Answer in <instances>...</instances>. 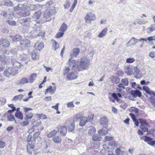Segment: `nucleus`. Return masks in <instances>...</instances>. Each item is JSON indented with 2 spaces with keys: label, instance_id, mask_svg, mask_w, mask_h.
I'll list each match as a JSON object with an SVG mask.
<instances>
[{
  "label": "nucleus",
  "instance_id": "obj_15",
  "mask_svg": "<svg viewBox=\"0 0 155 155\" xmlns=\"http://www.w3.org/2000/svg\"><path fill=\"white\" fill-rule=\"evenodd\" d=\"M124 72L127 75H131L132 74V69L129 65H127L125 67Z\"/></svg>",
  "mask_w": 155,
  "mask_h": 155
},
{
  "label": "nucleus",
  "instance_id": "obj_62",
  "mask_svg": "<svg viewBox=\"0 0 155 155\" xmlns=\"http://www.w3.org/2000/svg\"><path fill=\"white\" fill-rule=\"evenodd\" d=\"M23 110L24 112L25 113H28V112L29 111L32 110H33V109L31 108H27L26 107H23Z\"/></svg>",
  "mask_w": 155,
  "mask_h": 155
},
{
  "label": "nucleus",
  "instance_id": "obj_56",
  "mask_svg": "<svg viewBox=\"0 0 155 155\" xmlns=\"http://www.w3.org/2000/svg\"><path fill=\"white\" fill-rule=\"evenodd\" d=\"M70 70V68L68 67H65L64 69L63 74L64 75H66Z\"/></svg>",
  "mask_w": 155,
  "mask_h": 155
},
{
  "label": "nucleus",
  "instance_id": "obj_34",
  "mask_svg": "<svg viewBox=\"0 0 155 155\" xmlns=\"http://www.w3.org/2000/svg\"><path fill=\"white\" fill-rule=\"evenodd\" d=\"M23 96V95L22 94L15 96L13 98L12 100L14 101H20L22 99Z\"/></svg>",
  "mask_w": 155,
  "mask_h": 155
},
{
  "label": "nucleus",
  "instance_id": "obj_47",
  "mask_svg": "<svg viewBox=\"0 0 155 155\" xmlns=\"http://www.w3.org/2000/svg\"><path fill=\"white\" fill-rule=\"evenodd\" d=\"M4 5L7 6H12L13 5L12 2L9 0L6 1L4 2Z\"/></svg>",
  "mask_w": 155,
  "mask_h": 155
},
{
  "label": "nucleus",
  "instance_id": "obj_37",
  "mask_svg": "<svg viewBox=\"0 0 155 155\" xmlns=\"http://www.w3.org/2000/svg\"><path fill=\"white\" fill-rule=\"evenodd\" d=\"M15 116L21 120H22L23 119V115L21 112H16L15 113Z\"/></svg>",
  "mask_w": 155,
  "mask_h": 155
},
{
  "label": "nucleus",
  "instance_id": "obj_29",
  "mask_svg": "<svg viewBox=\"0 0 155 155\" xmlns=\"http://www.w3.org/2000/svg\"><path fill=\"white\" fill-rule=\"evenodd\" d=\"M98 132L100 135H103L106 134L108 133V130L107 128L104 127L99 130Z\"/></svg>",
  "mask_w": 155,
  "mask_h": 155
},
{
  "label": "nucleus",
  "instance_id": "obj_60",
  "mask_svg": "<svg viewBox=\"0 0 155 155\" xmlns=\"http://www.w3.org/2000/svg\"><path fill=\"white\" fill-rule=\"evenodd\" d=\"M22 13L23 14V16H28L30 15V12L27 10H26L25 11H24Z\"/></svg>",
  "mask_w": 155,
  "mask_h": 155
},
{
  "label": "nucleus",
  "instance_id": "obj_12",
  "mask_svg": "<svg viewBox=\"0 0 155 155\" xmlns=\"http://www.w3.org/2000/svg\"><path fill=\"white\" fill-rule=\"evenodd\" d=\"M29 82L28 79L23 78L18 81L16 83L18 85H23L28 83Z\"/></svg>",
  "mask_w": 155,
  "mask_h": 155
},
{
  "label": "nucleus",
  "instance_id": "obj_41",
  "mask_svg": "<svg viewBox=\"0 0 155 155\" xmlns=\"http://www.w3.org/2000/svg\"><path fill=\"white\" fill-rule=\"evenodd\" d=\"M67 26L64 23H63L60 28V31L62 32H64L67 30Z\"/></svg>",
  "mask_w": 155,
  "mask_h": 155
},
{
  "label": "nucleus",
  "instance_id": "obj_63",
  "mask_svg": "<svg viewBox=\"0 0 155 155\" xmlns=\"http://www.w3.org/2000/svg\"><path fill=\"white\" fill-rule=\"evenodd\" d=\"M147 40L150 41L152 40L155 41V35H153V36H151L148 37Z\"/></svg>",
  "mask_w": 155,
  "mask_h": 155
},
{
  "label": "nucleus",
  "instance_id": "obj_35",
  "mask_svg": "<svg viewBox=\"0 0 155 155\" xmlns=\"http://www.w3.org/2000/svg\"><path fill=\"white\" fill-rule=\"evenodd\" d=\"M83 114L82 113H79L76 114L74 117V121L78 120L79 119H80L83 116Z\"/></svg>",
  "mask_w": 155,
  "mask_h": 155
},
{
  "label": "nucleus",
  "instance_id": "obj_40",
  "mask_svg": "<svg viewBox=\"0 0 155 155\" xmlns=\"http://www.w3.org/2000/svg\"><path fill=\"white\" fill-rule=\"evenodd\" d=\"M31 57L33 60H37L39 58V55L38 54H36L35 51H33L31 52Z\"/></svg>",
  "mask_w": 155,
  "mask_h": 155
},
{
  "label": "nucleus",
  "instance_id": "obj_11",
  "mask_svg": "<svg viewBox=\"0 0 155 155\" xmlns=\"http://www.w3.org/2000/svg\"><path fill=\"white\" fill-rule=\"evenodd\" d=\"M130 94L134 98H136L137 97H140L141 95V92L138 90H132L130 92Z\"/></svg>",
  "mask_w": 155,
  "mask_h": 155
},
{
  "label": "nucleus",
  "instance_id": "obj_25",
  "mask_svg": "<svg viewBox=\"0 0 155 155\" xmlns=\"http://www.w3.org/2000/svg\"><path fill=\"white\" fill-rule=\"evenodd\" d=\"M12 63L13 66V68H19L22 66V64L16 60L12 61Z\"/></svg>",
  "mask_w": 155,
  "mask_h": 155
},
{
  "label": "nucleus",
  "instance_id": "obj_48",
  "mask_svg": "<svg viewBox=\"0 0 155 155\" xmlns=\"http://www.w3.org/2000/svg\"><path fill=\"white\" fill-rule=\"evenodd\" d=\"M67 107L69 108H72L74 107L73 101L68 102L67 104Z\"/></svg>",
  "mask_w": 155,
  "mask_h": 155
},
{
  "label": "nucleus",
  "instance_id": "obj_6",
  "mask_svg": "<svg viewBox=\"0 0 155 155\" xmlns=\"http://www.w3.org/2000/svg\"><path fill=\"white\" fill-rule=\"evenodd\" d=\"M67 124H68L67 126V128L69 131L73 132L74 130L75 124L74 121H67L66 122Z\"/></svg>",
  "mask_w": 155,
  "mask_h": 155
},
{
  "label": "nucleus",
  "instance_id": "obj_44",
  "mask_svg": "<svg viewBox=\"0 0 155 155\" xmlns=\"http://www.w3.org/2000/svg\"><path fill=\"white\" fill-rule=\"evenodd\" d=\"M121 82L125 86H127L128 85V79L127 78H123L121 79Z\"/></svg>",
  "mask_w": 155,
  "mask_h": 155
},
{
  "label": "nucleus",
  "instance_id": "obj_3",
  "mask_svg": "<svg viewBox=\"0 0 155 155\" xmlns=\"http://www.w3.org/2000/svg\"><path fill=\"white\" fill-rule=\"evenodd\" d=\"M18 73L17 71L12 67H8L4 71V74L6 77H9L10 75L14 76Z\"/></svg>",
  "mask_w": 155,
  "mask_h": 155
},
{
  "label": "nucleus",
  "instance_id": "obj_45",
  "mask_svg": "<svg viewBox=\"0 0 155 155\" xmlns=\"http://www.w3.org/2000/svg\"><path fill=\"white\" fill-rule=\"evenodd\" d=\"M78 1L77 0H74V2L71 6V8H70L69 10V11L71 12L73 11L74 8H75L76 5Z\"/></svg>",
  "mask_w": 155,
  "mask_h": 155
},
{
  "label": "nucleus",
  "instance_id": "obj_58",
  "mask_svg": "<svg viewBox=\"0 0 155 155\" xmlns=\"http://www.w3.org/2000/svg\"><path fill=\"white\" fill-rule=\"evenodd\" d=\"M64 34V33L62 32H59L57 33L55 36V37L57 38H59L62 37Z\"/></svg>",
  "mask_w": 155,
  "mask_h": 155
},
{
  "label": "nucleus",
  "instance_id": "obj_4",
  "mask_svg": "<svg viewBox=\"0 0 155 155\" xmlns=\"http://www.w3.org/2000/svg\"><path fill=\"white\" fill-rule=\"evenodd\" d=\"M95 18V15L91 12L87 13L84 17V19L86 22L94 21Z\"/></svg>",
  "mask_w": 155,
  "mask_h": 155
},
{
  "label": "nucleus",
  "instance_id": "obj_38",
  "mask_svg": "<svg viewBox=\"0 0 155 155\" xmlns=\"http://www.w3.org/2000/svg\"><path fill=\"white\" fill-rule=\"evenodd\" d=\"M41 13L40 11H38L35 13L33 16V18L34 19H38L40 17Z\"/></svg>",
  "mask_w": 155,
  "mask_h": 155
},
{
  "label": "nucleus",
  "instance_id": "obj_26",
  "mask_svg": "<svg viewBox=\"0 0 155 155\" xmlns=\"http://www.w3.org/2000/svg\"><path fill=\"white\" fill-rule=\"evenodd\" d=\"M143 88L147 93L150 95H155V91H152L150 90L149 88L147 87L144 86L143 87Z\"/></svg>",
  "mask_w": 155,
  "mask_h": 155
},
{
  "label": "nucleus",
  "instance_id": "obj_53",
  "mask_svg": "<svg viewBox=\"0 0 155 155\" xmlns=\"http://www.w3.org/2000/svg\"><path fill=\"white\" fill-rule=\"evenodd\" d=\"M8 120L10 121H14L15 123H16V121L13 115H10L9 116H8Z\"/></svg>",
  "mask_w": 155,
  "mask_h": 155
},
{
  "label": "nucleus",
  "instance_id": "obj_9",
  "mask_svg": "<svg viewBox=\"0 0 155 155\" xmlns=\"http://www.w3.org/2000/svg\"><path fill=\"white\" fill-rule=\"evenodd\" d=\"M138 41V39L134 37H132L126 44L127 47L129 46L134 45Z\"/></svg>",
  "mask_w": 155,
  "mask_h": 155
},
{
  "label": "nucleus",
  "instance_id": "obj_24",
  "mask_svg": "<svg viewBox=\"0 0 155 155\" xmlns=\"http://www.w3.org/2000/svg\"><path fill=\"white\" fill-rule=\"evenodd\" d=\"M108 29L107 28H105L103 29L98 34V37L100 38H102L105 36L107 32V31Z\"/></svg>",
  "mask_w": 155,
  "mask_h": 155
},
{
  "label": "nucleus",
  "instance_id": "obj_42",
  "mask_svg": "<svg viewBox=\"0 0 155 155\" xmlns=\"http://www.w3.org/2000/svg\"><path fill=\"white\" fill-rule=\"evenodd\" d=\"M68 63L69 66L74 68L75 67V64L74 60H72L71 58H70L68 60Z\"/></svg>",
  "mask_w": 155,
  "mask_h": 155
},
{
  "label": "nucleus",
  "instance_id": "obj_1",
  "mask_svg": "<svg viewBox=\"0 0 155 155\" xmlns=\"http://www.w3.org/2000/svg\"><path fill=\"white\" fill-rule=\"evenodd\" d=\"M90 64V61L86 58L83 57L81 58L79 64L77 66L79 71L88 69Z\"/></svg>",
  "mask_w": 155,
  "mask_h": 155
},
{
  "label": "nucleus",
  "instance_id": "obj_36",
  "mask_svg": "<svg viewBox=\"0 0 155 155\" xmlns=\"http://www.w3.org/2000/svg\"><path fill=\"white\" fill-rule=\"evenodd\" d=\"M107 124V120L106 117H103L101 118L100 124L103 125H106Z\"/></svg>",
  "mask_w": 155,
  "mask_h": 155
},
{
  "label": "nucleus",
  "instance_id": "obj_19",
  "mask_svg": "<svg viewBox=\"0 0 155 155\" xmlns=\"http://www.w3.org/2000/svg\"><path fill=\"white\" fill-rule=\"evenodd\" d=\"M59 130H60V132L61 136H65L67 132V129L66 126H63L60 127Z\"/></svg>",
  "mask_w": 155,
  "mask_h": 155
},
{
  "label": "nucleus",
  "instance_id": "obj_52",
  "mask_svg": "<svg viewBox=\"0 0 155 155\" xmlns=\"http://www.w3.org/2000/svg\"><path fill=\"white\" fill-rule=\"evenodd\" d=\"M139 122L141 124V125H145L146 126L147 125V124L146 122V121L145 120L142 119H139Z\"/></svg>",
  "mask_w": 155,
  "mask_h": 155
},
{
  "label": "nucleus",
  "instance_id": "obj_5",
  "mask_svg": "<svg viewBox=\"0 0 155 155\" xmlns=\"http://www.w3.org/2000/svg\"><path fill=\"white\" fill-rule=\"evenodd\" d=\"M145 142L151 146H153L155 144V141L153 140L152 138H150L148 137L144 136L142 137V139Z\"/></svg>",
  "mask_w": 155,
  "mask_h": 155
},
{
  "label": "nucleus",
  "instance_id": "obj_43",
  "mask_svg": "<svg viewBox=\"0 0 155 155\" xmlns=\"http://www.w3.org/2000/svg\"><path fill=\"white\" fill-rule=\"evenodd\" d=\"M25 117L24 119H31L33 117V114L32 113H26L25 114Z\"/></svg>",
  "mask_w": 155,
  "mask_h": 155
},
{
  "label": "nucleus",
  "instance_id": "obj_22",
  "mask_svg": "<svg viewBox=\"0 0 155 155\" xmlns=\"http://www.w3.org/2000/svg\"><path fill=\"white\" fill-rule=\"evenodd\" d=\"M67 77L68 79L73 80L76 79L77 75L72 72H70L67 74Z\"/></svg>",
  "mask_w": 155,
  "mask_h": 155
},
{
  "label": "nucleus",
  "instance_id": "obj_10",
  "mask_svg": "<svg viewBox=\"0 0 155 155\" xmlns=\"http://www.w3.org/2000/svg\"><path fill=\"white\" fill-rule=\"evenodd\" d=\"M21 23L24 26H28L31 22V19L29 18H23L21 19Z\"/></svg>",
  "mask_w": 155,
  "mask_h": 155
},
{
  "label": "nucleus",
  "instance_id": "obj_17",
  "mask_svg": "<svg viewBox=\"0 0 155 155\" xmlns=\"http://www.w3.org/2000/svg\"><path fill=\"white\" fill-rule=\"evenodd\" d=\"M20 44L23 47H29L30 45L29 41L27 39H23L20 41Z\"/></svg>",
  "mask_w": 155,
  "mask_h": 155
},
{
  "label": "nucleus",
  "instance_id": "obj_61",
  "mask_svg": "<svg viewBox=\"0 0 155 155\" xmlns=\"http://www.w3.org/2000/svg\"><path fill=\"white\" fill-rule=\"evenodd\" d=\"M104 139L106 141H109L112 140L113 139V138L112 137L106 136L104 137Z\"/></svg>",
  "mask_w": 155,
  "mask_h": 155
},
{
  "label": "nucleus",
  "instance_id": "obj_32",
  "mask_svg": "<svg viewBox=\"0 0 155 155\" xmlns=\"http://www.w3.org/2000/svg\"><path fill=\"white\" fill-rule=\"evenodd\" d=\"M96 131V129L92 126H90L89 127L88 133L89 134L92 135L94 134Z\"/></svg>",
  "mask_w": 155,
  "mask_h": 155
},
{
  "label": "nucleus",
  "instance_id": "obj_23",
  "mask_svg": "<svg viewBox=\"0 0 155 155\" xmlns=\"http://www.w3.org/2000/svg\"><path fill=\"white\" fill-rule=\"evenodd\" d=\"M110 79L113 83L115 84L118 83L120 81V79L118 78L113 76L110 77Z\"/></svg>",
  "mask_w": 155,
  "mask_h": 155
},
{
  "label": "nucleus",
  "instance_id": "obj_54",
  "mask_svg": "<svg viewBox=\"0 0 155 155\" xmlns=\"http://www.w3.org/2000/svg\"><path fill=\"white\" fill-rule=\"evenodd\" d=\"M51 15L49 12L46 11H45L44 13V17L46 18H48L50 17Z\"/></svg>",
  "mask_w": 155,
  "mask_h": 155
},
{
  "label": "nucleus",
  "instance_id": "obj_16",
  "mask_svg": "<svg viewBox=\"0 0 155 155\" xmlns=\"http://www.w3.org/2000/svg\"><path fill=\"white\" fill-rule=\"evenodd\" d=\"M55 90L56 88L55 87H54L53 88H52V86L50 85L46 90L45 92V94H46L48 92H49L50 94H53L55 92Z\"/></svg>",
  "mask_w": 155,
  "mask_h": 155
},
{
  "label": "nucleus",
  "instance_id": "obj_30",
  "mask_svg": "<svg viewBox=\"0 0 155 155\" xmlns=\"http://www.w3.org/2000/svg\"><path fill=\"white\" fill-rule=\"evenodd\" d=\"M58 131L56 130H54L51 131L48 135V137L49 138H51L54 137L57 133Z\"/></svg>",
  "mask_w": 155,
  "mask_h": 155
},
{
  "label": "nucleus",
  "instance_id": "obj_31",
  "mask_svg": "<svg viewBox=\"0 0 155 155\" xmlns=\"http://www.w3.org/2000/svg\"><path fill=\"white\" fill-rule=\"evenodd\" d=\"M92 139L94 141H101V138L99 135L96 134L93 135Z\"/></svg>",
  "mask_w": 155,
  "mask_h": 155
},
{
  "label": "nucleus",
  "instance_id": "obj_20",
  "mask_svg": "<svg viewBox=\"0 0 155 155\" xmlns=\"http://www.w3.org/2000/svg\"><path fill=\"white\" fill-rule=\"evenodd\" d=\"M10 38L12 41L14 42H17L21 39L22 37L19 35H16L15 36L11 35Z\"/></svg>",
  "mask_w": 155,
  "mask_h": 155
},
{
  "label": "nucleus",
  "instance_id": "obj_46",
  "mask_svg": "<svg viewBox=\"0 0 155 155\" xmlns=\"http://www.w3.org/2000/svg\"><path fill=\"white\" fill-rule=\"evenodd\" d=\"M25 121H22L20 123V125L22 126H25L29 124V122L28 119H25Z\"/></svg>",
  "mask_w": 155,
  "mask_h": 155
},
{
  "label": "nucleus",
  "instance_id": "obj_49",
  "mask_svg": "<svg viewBox=\"0 0 155 155\" xmlns=\"http://www.w3.org/2000/svg\"><path fill=\"white\" fill-rule=\"evenodd\" d=\"M147 29L149 30L150 32H151L155 30V24L151 25Z\"/></svg>",
  "mask_w": 155,
  "mask_h": 155
},
{
  "label": "nucleus",
  "instance_id": "obj_21",
  "mask_svg": "<svg viewBox=\"0 0 155 155\" xmlns=\"http://www.w3.org/2000/svg\"><path fill=\"white\" fill-rule=\"evenodd\" d=\"M148 22V21H143L142 20H140L138 18H137L135 21L133 22V24L134 25H136L137 24L142 25L143 24H145L147 23Z\"/></svg>",
  "mask_w": 155,
  "mask_h": 155
},
{
  "label": "nucleus",
  "instance_id": "obj_64",
  "mask_svg": "<svg viewBox=\"0 0 155 155\" xmlns=\"http://www.w3.org/2000/svg\"><path fill=\"white\" fill-rule=\"evenodd\" d=\"M149 56L152 58L155 57V52L152 51L150 53Z\"/></svg>",
  "mask_w": 155,
  "mask_h": 155
},
{
  "label": "nucleus",
  "instance_id": "obj_18",
  "mask_svg": "<svg viewBox=\"0 0 155 155\" xmlns=\"http://www.w3.org/2000/svg\"><path fill=\"white\" fill-rule=\"evenodd\" d=\"M87 118L86 117H82L80 119L79 125L80 126H83L85 125L87 121Z\"/></svg>",
  "mask_w": 155,
  "mask_h": 155
},
{
  "label": "nucleus",
  "instance_id": "obj_59",
  "mask_svg": "<svg viewBox=\"0 0 155 155\" xmlns=\"http://www.w3.org/2000/svg\"><path fill=\"white\" fill-rule=\"evenodd\" d=\"M37 8V6L34 4L31 5L29 6V9L31 10H36Z\"/></svg>",
  "mask_w": 155,
  "mask_h": 155
},
{
  "label": "nucleus",
  "instance_id": "obj_7",
  "mask_svg": "<svg viewBox=\"0 0 155 155\" xmlns=\"http://www.w3.org/2000/svg\"><path fill=\"white\" fill-rule=\"evenodd\" d=\"M44 47V45L43 42L41 41H38L35 43L34 46V48L36 50L40 51Z\"/></svg>",
  "mask_w": 155,
  "mask_h": 155
},
{
  "label": "nucleus",
  "instance_id": "obj_28",
  "mask_svg": "<svg viewBox=\"0 0 155 155\" xmlns=\"http://www.w3.org/2000/svg\"><path fill=\"white\" fill-rule=\"evenodd\" d=\"M52 140L56 143H59L61 141V138L59 136H57L54 137Z\"/></svg>",
  "mask_w": 155,
  "mask_h": 155
},
{
  "label": "nucleus",
  "instance_id": "obj_57",
  "mask_svg": "<svg viewBox=\"0 0 155 155\" xmlns=\"http://www.w3.org/2000/svg\"><path fill=\"white\" fill-rule=\"evenodd\" d=\"M151 104L155 106V98L153 97H150L149 99Z\"/></svg>",
  "mask_w": 155,
  "mask_h": 155
},
{
  "label": "nucleus",
  "instance_id": "obj_50",
  "mask_svg": "<svg viewBox=\"0 0 155 155\" xmlns=\"http://www.w3.org/2000/svg\"><path fill=\"white\" fill-rule=\"evenodd\" d=\"M70 6V2L67 0L65 2V3L64 5V6L65 8L68 9Z\"/></svg>",
  "mask_w": 155,
  "mask_h": 155
},
{
  "label": "nucleus",
  "instance_id": "obj_33",
  "mask_svg": "<svg viewBox=\"0 0 155 155\" xmlns=\"http://www.w3.org/2000/svg\"><path fill=\"white\" fill-rule=\"evenodd\" d=\"M0 60L4 64H7L8 62V61L7 58L4 55L0 56Z\"/></svg>",
  "mask_w": 155,
  "mask_h": 155
},
{
  "label": "nucleus",
  "instance_id": "obj_39",
  "mask_svg": "<svg viewBox=\"0 0 155 155\" xmlns=\"http://www.w3.org/2000/svg\"><path fill=\"white\" fill-rule=\"evenodd\" d=\"M53 43V48L54 50H56L58 48L59 46L58 44L54 40H52Z\"/></svg>",
  "mask_w": 155,
  "mask_h": 155
},
{
  "label": "nucleus",
  "instance_id": "obj_27",
  "mask_svg": "<svg viewBox=\"0 0 155 155\" xmlns=\"http://www.w3.org/2000/svg\"><path fill=\"white\" fill-rule=\"evenodd\" d=\"M37 74L36 73H33L31 74L29 78V81L30 83L33 82L35 80Z\"/></svg>",
  "mask_w": 155,
  "mask_h": 155
},
{
  "label": "nucleus",
  "instance_id": "obj_14",
  "mask_svg": "<svg viewBox=\"0 0 155 155\" xmlns=\"http://www.w3.org/2000/svg\"><path fill=\"white\" fill-rule=\"evenodd\" d=\"M80 49L79 48H75L73 49L71 51V55L72 58L76 57L79 54L80 52Z\"/></svg>",
  "mask_w": 155,
  "mask_h": 155
},
{
  "label": "nucleus",
  "instance_id": "obj_2",
  "mask_svg": "<svg viewBox=\"0 0 155 155\" xmlns=\"http://www.w3.org/2000/svg\"><path fill=\"white\" fill-rule=\"evenodd\" d=\"M27 142L28 143L27 146V152L31 153L33 149L35 147V140H32V136L29 134L27 138Z\"/></svg>",
  "mask_w": 155,
  "mask_h": 155
},
{
  "label": "nucleus",
  "instance_id": "obj_51",
  "mask_svg": "<svg viewBox=\"0 0 155 155\" xmlns=\"http://www.w3.org/2000/svg\"><path fill=\"white\" fill-rule=\"evenodd\" d=\"M135 61V59L133 58H130L126 59V61L128 63H133Z\"/></svg>",
  "mask_w": 155,
  "mask_h": 155
},
{
  "label": "nucleus",
  "instance_id": "obj_55",
  "mask_svg": "<svg viewBox=\"0 0 155 155\" xmlns=\"http://www.w3.org/2000/svg\"><path fill=\"white\" fill-rule=\"evenodd\" d=\"M145 126H146L145 125H140V128L143 132H146L148 130V128L145 127Z\"/></svg>",
  "mask_w": 155,
  "mask_h": 155
},
{
  "label": "nucleus",
  "instance_id": "obj_13",
  "mask_svg": "<svg viewBox=\"0 0 155 155\" xmlns=\"http://www.w3.org/2000/svg\"><path fill=\"white\" fill-rule=\"evenodd\" d=\"M123 93H114L112 94L111 95L112 97L114 99V100H116L117 102H118L120 100L118 97L122 98V94Z\"/></svg>",
  "mask_w": 155,
  "mask_h": 155
},
{
  "label": "nucleus",
  "instance_id": "obj_8",
  "mask_svg": "<svg viewBox=\"0 0 155 155\" xmlns=\"http://www.w3.org/2000/svg\"><path fill=\"white\" fill-rule=\"evenodd\" d=\"M9 41L7 39L4 38L0 39V45L5 47H7L10 45Z\"/></svg>",
  "mask_w": 155,
  "mask_h": 155
}]
</instances>
